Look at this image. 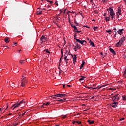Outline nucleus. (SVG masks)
Listing matches in <instances>:
<instances>
[{"mask_svg": "<svg viewBox=\"0 0 126 126\" xmlns=\"http://www.w3.org/2000/svg\"><path fill=\"white\" fill-rule=\"evenodd\" d=\"M124 31V29H119L117 31V33L120 35H121L123 34V31Z\"/></svg>", "mask_w": 126, "mask_h": 126, "instance_id": "obj_6", "label": "nucleus"}, {"mask_svg": "<svg viewBox=\"0 0 126 126\" xmlns=\"http://www.w3.org/2000/svg\"><path fill=\"white\" fill-rule=\"evenodd\" d=\"M18 125H19V123H17L14 126H17Z\"/></svg>", "mask_w": 126, "mask_h": 126, "instance_id": "obj_53", "label": "nucleus"}, {"mask_svg": "<svg viewBox=\"0 0 126 126\" xmlns=\"http://www.w3.org/2000/svg\"><path fill=\"white\" fill-rule=\"evenodd\" d=\"M109 51L114 55H116V52L112 48H110Z\"/></svg>", "mask_w": 126, "mask_h": 126, "instance_id": "obj_10", "label": "nucleus"}, {"mask_svg": "<svg viewBox=\"0 0 126 126\" xmlns=\"http://www.w3.org/2000/svg\"><path fill=\"white\" fill-rule=\"evenodd\" d=\"M123 120H124V118H121V119H120V121H122Z\"/></svg>", "mask_w": 126, "mask_h": 126, "instance_id": "obj_58", "label": "nucleus"}, {"mask_svg": "<svg viewBox=\"0 0 126 126\" xmlns=\"http://www.w3.org/2000/svg\"><path fill=\"white\" fill-rule=\"evenodd\" d=\"M62 118H63V119H66V118H67V116H66V115H65V116H63Z\"/></svg>", "mask_w": 126, "mask_h": 126, "instance_id": "obj_44", "label": "nucleus"}, {"mask_svg": "<svg viewBox=\"0 0 126 126\" xmlns=\"http://www.w3.org/2000/svg\"><path fill=\"white\" fill-rule=\"evenodd\" d=\"M118 13H119V15H121V9H118Z\"/></svg>", "mask_w": 126, "mask_h": 126, "instance_id": "obj_37", "label": "nucleus"}, {"mask_svg": "<svg viewBox=\"0 0 126 126\" xmlns=\"http://www.w3.org/2000/svg\"><path fill=\"white\" fill-rule=\"evenodd\" d=\"M105 20H106V21H110V17H105Z\"/></svg>", "mask_w": 126, "mask_h": 126, "instance_id": "obj_17", "label": "nucleus"}, {"mask_svg": "<svg viewBox=\"0 0 126 126\" xmlns=\"http://www.w3.org/2000/svg\"><path fill=\"white\" fill-rule=\"evenodd\" d=\"M83 27H86L87 28L90 29V27H89L88 26H83Z\"/></svg>", "mask_w": 126, "mask_h": 126, "instance_id": "obj_45", "label": "nucleus"}, {"mask_svg": "<svg viewBox=\"0 0 126 126\" xmlns=\"http://www.w3.org/2000/svg\"><path fill=\"white\" fill-rule=\"evenodd\" d=\"M111 10H113V8H109V9H107V11L109 12H111Z\"/></svg>", "mask_w": 126, "mask_h": 126, "instance_id": "obj_25", "label": "nucleus"}, {"mask_svg": "<svg viewBox=\"0 0 126 126\" xmlns=\"http://www.w3.org/2000/svg\"><path fill=\"white\" fill-rule=\"evenodd\" d=\"M124 56L126 58V52L124 53Z\"/></svg>", "mask_w": 126, "mask_h": 126, "instance_id": "obj_52", "label": "nucleus"}, {"mask_svg": "<svg viewBox=\"0 0 126 126\" xmlns=\"http://www.w3.org/2000/svg\"><path fill=\"white\" fill-rule=\"evenodd\" d=\"M100 55H101V56H103V57H105V56H106V55H104L103 54V53H102V52H100Z\"/></svg>", "mask_w": 126, "mask_h": 126, "instance_id": "obj_42", "label": "nucleus"}, {"mask_svg": "<svg viewBox=\"0 0 126 126\" xmlns=\"http://www.w3.org/2000/svg\"><path fill=\"white\" fill-rule=\"evenodd\" d=\"M112 100L113 101H116V97H114V96H113V97H112Z\"/></svg>", "mask_w": 126, "mask_h": 126, "instance_id": "obj_32", "label": "nucleus"}, {"mask_svg": "<svg viewBox=\"0 0 126 126\" xmlns=\"http://www.w3.org/2000/svg\"><path fill=\"white\" fill-rule=\"evenodd\" d=\"M75 47L78 49H80V48H81L80 45L78 44V43H76V45L75 46Z\"/></svg>", "mask_w": 126, "mask_h": 126, "instance_id": "obj_19", "label": "nucleus"}, {"mask_svg": "<svg viewBox=\"0 0 126 126\" xmlns=\"http://www.w3.org/2000/svg\"><path fill=\"white\" fill-rule=\"evenodd\" d=\"M63 88H65V84H63Z\"/></svg>", "mask_w": 126, "mask_h": 126, "instance_id": "obj_51", "label": "nucleus"}, {"mask_svg": "<svg viewBox=\"0 0 126 126\" xmlns=\"http://www.w3.org/2000/svg\"><path fill=\"white\" fill-rule=\"evenodd\" d=\"M119 95V94H116V95H114V97L115 98H118V96Z\"/></svg>", "mask_w": 126, "mask_h": 126, "instance_id": "obj_41", "label": "nucleus"}, {"mask_svg": "<svg viewBox=\"0 0 126 126\" xmlns=\"http://www.w3.org/2000/svg\"><path fill=\"white\" fill-rule=\"evenodd\" d=\"M55 5H57V6H59V4L57 3V2H56L55 3Z\"/></svg>", "mask_w": 126, "mask_h": 126, "instance_id": "obj_50", "label": "nucleus"}, {"mask_svg": "<svg viewBox=\"0 0 126 126\" xmlns=\"http://www.w3.org/2000/svg\"><path fill=\"white\" fill-rule=\"evenodd\" d=\"M25 114V112L24 113H23V114H22V116H24Z\"/></svg>", "mask_w": 126, "mask_h": 126, "instance_id": "obj_62", "label": "nucleus"}, {"mask_svg": "<svg viewBox=\"0 0 126 126\" xmlns=\"http://www.w3.org/2000/svg\"><path fill=\"white\" fill-rule=\"evenodd\" d=\"M51 97L53 98L62 97V94H55L52 95Z\"/></svg>", "mask_w": 126, "mask_h": 126, "instance_id": "obj_3", "label": "nucleus"}, {"mask_svg": "<svg viewBox=\"0 0 126 126\" xmlns=\"http://www.w3.org/2000/svg\"><path fill=\"white\" fill-rule=\"evenodd\" d=\"M64 55H67V56H69V54L67 51H66L65 53H64Z\"/></svg>", "mask_w": 126, "mask_h": 126, "instance_id": "obj_34", "label": "nucleus"}, {"mask_svg": "<svg viewBox=\"0 0 126 126\" xmlns=\"http://www.w3.org/2000/svg\"><path fill=\"white\" fill-rule=\"evenodd\" d=\"M125 37L123 36L121 38L119 39V42L116 43V47H120L122 45V43L125 41Z\"/></svg>", "mask_w": 126, "mask_h": 126, "instance_id": "obj_1", "label": "nucleus"}, {"mask_svg": "<svg viewBox=\"0 0 126 126\" xmlns=\"http://www.w3.org/2000/svg\"><path fill=\"white\" fill-rule=\"evenodd\" d=\"M47 37H46L44 35H42L41 38H40V41L41 42H42V43L43 42H45L46 41H47Z\"/></svg>", "mask_w": 126, "mask_h": 126, "instance_id": "obj_4", "label": "nucleus"}, {"mask_svg": "<svg viewBox=\"0 0 126 126\" xmlns=\"http://www.w3.org/2000/svg\"><path fill=\"white\" fill-rule=\"evenodd\" d=\"M4 41L6 43L8 44L10 42V39L9 37H6L4 39Z\"/></svg>", "mask_w": 126, "mask_h": 126, "instance_id": "obj_9", "label": "nucleus"}, {"mask_svg": "<svg viewBox=\"0 0 126 126\" xmlns=\"http://www.w3.org/2000/svg\"><path fill=\"white\" fill-rule=\"evenodd\" d=\"M87 121H88V123H89V124H90V125L94 124V121H91L90 120H88Z\"/></svg>", "mask_w": 126, "mask_h": 126, "instance_id": "obj_15", "label": "nucleus"}, {"mask_svg": "<svg viewBox=\"0 0 126 126\" xmlns=\"http://www.w3.org/2000/svg\"><path fill=\"white\" fill-rule=\"evenodd\" d=\"M81 78L79 79L80 81H83L84 80V78H86V77H84V76H81Z\"/></svg>", "mask_w": 126, "mask_h": 126, "instance_id": "obj_23", "label": "nucleus"}, {"mask_svg": "<svg viewBox=\"0 0 126 126\" xmlns=\"http://www.w3.org/2000/svg\"><path fill=\"white\" fill-rule=\"evenodd\" d=\"M76 34H77V33H76V32H75V34H74V40H78V39L76 38Z\"/></svg>", "mask_w": 126, "mask_h": 126, "instance_id": "obj_33", "label": "nucleus"}, {"mask_svg": "<svg viewBox=\"0 0 126 126\" xmlns=\"http://www.w3.org/2000/svg\"><path fill=\"white\" fill-rule=\"evenodd\" d=\"M112 32L115 33V34L117 33V29L116 28H114L113 29Z\"/></svg>", "mask_w": 126, "mask_h": 126, "instance_id": "obj_24", "label": "nucleus"}, {"mask_svg": "<svg viewBox=\"0 0 126 126\" xmlns=\"http://www.w3.org/2000/svg\"><path fill=\"white\" fill-rule=\"evenodd\" d=\"M71 26L74 29V32L77 31V28L75 25H74L73 24H71Z\"/></svg>", "mask_w": 126, "mask_h": 126, "instance_id": "obj_11", "label": "nucleus"}, {"mask_svg": "<svg viewBox=\"0 0 126 126\" xmlns=\"http://www.w3.org/2000/svg\"><path fill=\"white\" fill-rule=\"evenodd\" d=\"M85 63V62L84 61H83L82 64L84 65Z\"/></svg>", "mask_w": 126, "mask_h": 126, "instance_id": "obj_55", "label": "nucleus"}, {"mask_svg": "<svg viewBox=\"0 0 126 126\" xmlns=\"http://www.w3.org/2000/svg\"><path fill=\"white\" fill-rule=\"evenodd\" d=\"M26 77L24 76V75H23L22 77L21 78V81L23 82H25L26 81Z\"/></svg>", "mask_w": 126, "mask_h": 126, "instance_id": "obj_14", "label": "nucleus"}, {"mask_svg": "<svg viewBox=\"0 0 126 126\" xmlns=\"http://www.w3.org/2000/svg\"><path fill=\"white\" fill-rule=\"evenodd\" d=\"M107 33H109V34H111V33L112 32V31L111 30H109L106 32Z\"/></svg>", "mask_w": 126, "mask_h": 126, "instance_id": "obj_28", "label": "nucleus"}, {"mask_svg": "<svg viewBox=\"0 0 126 126\" xmlns=\"http://www.w3.org/2000/svg\"><path fill=\"white\" fill-rule=\"evenodd\" d=\"M19 62L21 64H23L24 63H25V60H20Z\"/></svg>", "mask_w": 126, "mask_h": 126, "instance_id": "obj_22", "label": "nucleus"}, {"mask_svg": "<svg viewBox=\"0 0 126 126\" xmlns=\"http://www.w3.org/2000/svg\"><path fill=\"white\" fill-rule=\"evenodd\" d=\"M89 43H90V45L92 47H95V44H94V43L93 41H92L91 40H90Z\"/></svg>", "mask_w": 126, "mask_h": 126, "instance_id": "obj_12", "label": "nucleus"}, {"mask_svg": "<svg viewBox=\"0 0 126 126\" xmlns=\"http://www.w3.org/2000/svg\"><path fill=\"white\" fill-rule=\"evenodd\" d=\"M84 64H82L81 65L80 69H82V67L84 66Z\"/></svg>", "mask_w": 126, "mask_h": 126, "instance_id": "obj_38", "label": "nucleus"}, {"mask_svg": "<svg viewBox=\"0 0 126 126\" xmlns=\"http://www.w3.org/2000/svg\"><path fill=\"white\" fill-rule=\"evenodd\" d=\"M44 106L43 105L41 106L40 107L42 108H44Z\"/></svg>", "mask_w": 126, "mask_h": 126, "instance_id": "obj_57", "label": "nucleus"}, {"mask_svg": "<svg viewBox=\"0 0 126 126\" xmlns=\"http://www.w3.org/2000/svg\"><path fill=\"white\" fill-rule=\"evenodd\" d=\"M6 106H7V107L6 108L5 110H7L9 106L8 104H6Z\"/></svg>", "mask_w": 126, "mask_h": 126, "instance_id": "obj_49", "label": "nucleus"}, {"mask_svg": "<svg viewBox=\"0 0 126 126\" xmlns=\"http://www.w3.org/2000/svg\"><path fill=\"white\" fill-rule=\"evenodd\" d=\"M94 13H95V14H98V12L97 10H94Z\"/></svg>", "mask_w": 126, "mask_h": 126, "instance_id": "obj_46", "label": "nucleus"}, {"mask_svg": "<svg viewBox=\"0 0 126 126\" xmlns=\"http://www.w3.org/2000/svg\"><path fill=\"white\" fill-rule=\"evenodd\" d=\"M111 106L113 108H116L117 107H118V102H114L112 103V104L111 105Z\"/></svg>", "mask_w": 126, "mask_h": 126, "instance_id": "obj_8", "label": "nucleus"}, {"mask_svg": "<svg viewBox=\"0 0 126 126\" xmlns=\"http://www.w3.org/2000/svg\"><path fill=\"white\" fill-rule=\"evenodd\" d=\"M126 71H124V75H126Z\"/></svg>", "mask_w": 126, "mask_h": 126, "instance_id": "obj_56", "label": "nucleus"}, {"mask_svg": "<svg viewBox=\"0 0 126 126\" xmlns=\"http://www.w3.org/2000/svg\"><path fill=\"white\" fill-rule=\"evenodd\" d=\"M117 33H115V34L113 36V38L116 37Z\"/></svg>", "mask_w": 126, "mask_h": 126, "instance_id": "obj_47", "label": "nucleus"}, {"mask_svg": "<svg viewBox=\"0 0 126 126\" xmlns=\"http://www.w3.org/2000/svg\"><path fill=\"white\" fill-rule=\"evenodd\" d=\"M67 86L68 87H71V85H67Z\"/></svg>", "mask_w": 126, "mask_h": 126, "instance_id": "obj_60", "label": "nucleus"}, {"mask_svg": "<svg viewBox=\"0 0 126 126\" xmlns=\"http://www.w3.org/2000/svg\"><path fill=\"white\" fill-rule=\"evenodd\" d=\"M123 97V100H126V98H124V97Z\"/></svg>", "mask_w": 126, "mask_h": 126, "instance_id": "obj_64", "label": "nucleus"}, {"mask_svg": "<svg viewBox=\"0 0 126 126\" xmlns=\"http://www.w3.org/2000/svg\"><path fill=\"white\" fill-rule=\"evenodd\" d=\"M76 123L79 125H80L81 124V122L76 121Z\"/></svg>", "mask_w": 126, "mask_h": 126, "instance_id": "obj_39", "label": "nucleus"}, {"mask_svg": "<svg viewBox=\"0 0 126 126\" xmlns=\"http://www.w3.org/2000/svg\"><path fill=\"white\" fill-rule=\"evenodd\" d=\"M60 13H62V12H63V10H60Z\"/></svg>", "mask_w": 126, "mask_h": 126, "instance_id": "obj_63", "label": "nucleus"}, {"mask_svg": "<svg viewBox=\"0 0 126 126\" xmlns=\"http://www.w3.org/2000/svg\"><path fill=\"white\" fill-rule=\"evenodd\" d=\"M49 3H50V4H52V3H53V1H49Z\"/></svg>", "mask_w": 126, "mask_h": 126, "instance_id": "obj_59", "label": "nucleus"}, {"mask_svg": "<svg viewBox=\"0 0 126 126\" xmlns=\"http://www.w3.org/2000/svg\"><path fill=\"white\" fill-rule=\"evenodd\" d=\"M68 56H67V55H64V60H69V59H67Z\"/></svg>", "mask_w": 126, "mask_h": 126, "instance_id": "obj_27", "label": "nucleus"}, {"mask_svg": "<svg viewBox=\"0 0 126 126\" xmlns=\"http://www.w3.org/2000/svg\"><path fill=\"white\" fill-rule=\"evenodd\" d=\"M76 41L81 45H85L87 43L86 40H80L78 39H76Z\"/></svg>", "mask_w": 126, "mask_h": 126, "instance_id": "obj_5", "label": "nucleus"}, {"mask_svg": "<svg viewBox=\"0 0 126 126\" xmlns=\"http://www.w3.org/2000/svg\"><path fill=\"white\" fill-rule=\"evenodd\" d=\"M71 56H72V57L73 58V63L74 64H75V62L76 61V58H77L76 55H74V57H73V55L72 54L71 55Z\"/></svg>", "mask_w": 126, "mask_h": 126, "instance_id": "obj_7", "label": "nucleus"}, {"mask_svg": "<svg viewBox=\"0 0 126 126\" xmlns=\"http://www.w3.org/2000/svg\"><path fill=\"white\" fill-rule=\"evenodd\" d=\"M98 29L97 27H94V28H93V29H94V30L96 31V30H97Z\"/></svg>", "mask_w": 126, "mask_h": 126, "instance_id": "obj_36", "label": "nucleus"}, {"mask_svg": "<svg viewBox=\"0 0 126 126\" xmlns=\"http://www.w3.org/2000/svg\"><path fill=\"white\" fill-rule=\"evenodd\" d=\"M69 13H74V12L73 11H69L68 12H67V14L68 15V20H70V15H69Z\"/></svg>", "mask_w": 126, "mask_h": 126, "instance_id": "obj_18", "label": "nucleus"}, {"mask_svg": "<svg viewBox=\"0 0 126 126\" xmlns=\"http://www.w3.org/2000/svg\"><path fill=\"white\" fill-rule=\"evenodd\" d=\"M25 83H26V81H22L21 83V87H25Z\"/></svg>", "mask_w": 126, "mask_h": 126, "instance_id": "obj_16", "label": "nucleus"}, {"mask_svg": "<svg viewBox=\"0 0 126 126\" xmlns=\"http://www.w3.org/2000/svg\"><path fill=\"white\" fill-rule=\"evenodd\" d=\"M43 52H46L47 53H48V52H49V50L48 49H45L44 50Z\"/></svg>", "mask_w": 126, "mask_h": 126, "instance_id": "obj_43", "label": "nucleus"}, {"mask_svg": "<svg viewBox=\"0 0 126 126\" xmlns=\"http://www.w3.org/2000/svg\"><path fill=\"white\" fill-rule=\"evenodd\" d=\"M76 47H75L74 49L75 52H76L77 50L76 49Z\"/></svg>", "mask_w": 126, "mask_h": 126, "instance_id": "obj_61", "label": "nucleus"}, {"mask_svg": "<svg viewBox=\"0 0 126 126\" xmlns=\"http://www.w3.org/2000/svg\"><path fill=\"white\" fill-rule=\"evenodd\" d=\"M86 88H87L90 90H92V89L94 90V89H97V88H94V87L93 88L92 87H86Z\"/></svg>", "mask_w": 126, "mask_h": 126, "instance_id": "obj_20", "label": "nucleus"}, {"mask_svg": "<svg viewBox=\"0 0 126 126\" xmlns=\"http://www.w3.org/2000/svg\"><path fill=\"white\" fill-rule=\"evenodd\" d=\"M67 95L66 94H62V97H64Z\"/></svg>", "mask_w": 126, "mask_h": 126, "instance_id": "obj_29", "label": "nucleus"}, {"mask_svg": "<svg viewBox=\"0 0 126 126\" xmlns=\"http://www.w3.org/2000/svg\"><path fill=\"white\" fill-rule=\"evenodd\" d=\"M108 13H110V15H111V16H113V15H115V14L113 10H111V11L109 12Z\"/></svg>", "mask_w": 126, "mask_h": 126, "instance_id": "obj_13", "label": "nucleus"}, {"mask_svg": "<svg viewBox=\"0 0 126 126\" xmlns=\"http://www.w3.org/2000/svg\"><path fill=\"white\" fill-rule=\"evenodd\" d=\"M22 103H24L25 104V101H24V100H23L19 102V103H17L13 105L11 107V108H12L14 107L12 110H14L15 108H17V107H18Z\"/></svg>", "mask_w": 126, "mask_h": 126, "instance_id": "obj_2", "label": "nucleus"}, {"mask_svg": "<svg viewBox=\"0 0 126 126\" xmlns=\"http://www.w3.org/2000/svg\"><path fill=\"white\" fill-rule=\"evenodd\" d=\"M119 100H120V97H117L116 98V101H118Z\"/></svg>", "mask_w": 126, "mask_h": 126, "instance_id": "obj_48", "label": "nucleus"}, {"mask_svg": "<svg viewBox=\"0 0 126 126\" xmlns=\"http://www.w3.org/2000/svg\"><path fill=\"white\" fill-rule=\"evenodd\" d=\"M74 23L75 24V25L76 26H78V23H77V21H76V20H75V19H74Z\"/></svg>", "mask_w": 126, "mask_h": 126, "instance_id": "obj_30", "label": "nucleus"}, {"mask_svg": "<svg viewBox=\"0 0 126 126\" xmlns=\"http://www.w3.org/2000/svg\"><path fill=\"white\" fill-rule=\"evenodd\" d=\"M57 101V102H64V101L62 100V99L58 100Z\"/></svg>", "mask_w": 126, "mask_h": 126, "instance_id": "obj_35", "label": "nucleus"}, {"mask_svg": "<svg viewBox=\"0 0 126 126\" xmlns=\"http://www.w3.org/2000/svg\"><path fill=\"white\" fill-rule=\"evenodd\" d=\"M61 57H63V49L61 50Z\"/></svg>", "mask_w": 126, "mask_h": 126, "instance_id": "obj_31", "label": "nucleus"}, {"mask_svg": "<svg viewBox=\"0 0 126 126\" xmlns=\"http://www.w3.org/2000/svg\"><path fill=\"white\" fill-rule=\"evenodd\" d=\"M50 105V103L49 102H46V104H45V106H48Z\"/></svg>", "mask_w": 126, "mask_h": 126, "instance_id": "obj_40", "label": "nucleus"}, {"mask_svg": "<svg viewBox=\"0 0 126 126\" xmlns=\"http://www.w3.org/2000/svg\"><path fill=\"white\" fill-rule=\"evenodd\" d=\"M114 17V15L111 16V19L112 20H113Z\"/></svg>", "mask_w": 126, "mask_h": 126, "instance_id": "obj_54", "label": "nucleus"}, {"mask_svg": "<svg viewBox=\"0 0 126 126\" xmlns=\"http://www.w3.org/2000/svg\"><path fill=\"white\" fill-rule=\"evenodd\" d=\"M42 11H37V15H41L42 14Z\"/></svg>", "mask_w": 126, "mask_h": 126, "instance_id": "obj_26", "label": "nucleus"}, {"mask_svg": "<svg viewBox=\"0 0 126 126\" xmlns=\"http://www.w3.org/2000/svg\"><path fill=\"white\" fill-rule=\"evenodd\" d=\"M74 32L75 33H77V34H79V33H82V32L81 31H78V29H77V30H75L74 31Z\"/></svg>", "mask_w": 126, "mask_h": 126, "instance_id": "obj_21", "label": "nucleus"}]
</instances>
